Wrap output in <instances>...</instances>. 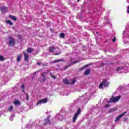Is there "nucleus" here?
<instances>
[{"label": "nucleus", "mask_w": 129, "mask_h": 129, "mask_svg": "<svg viewBox=\"0 0 129 129\" xmlns=\"http://www.w3.org/2000/svg\"><path fill=\"white\" fill-rule=\"evenodd\" d=\"M91 97V94L89 93V92L86 93V94H85L83 96H82L80 98V100L83 101V100H89L90 99V98Z\"/></svg>", "instance_id": "1"}, {"label": "nucleus", "mask_w": 129, "mask_h": 129, "mask_svg": "<svg viewBox=\"0 0 129 129\" xmlns=\"http://www.w3.org/2000/svg\"><path fill=\"white\" fill-rule=\"evenodd\" d=\"M109 83L107 81V80H104L99 85V88H103L104 87H107Z\"/></svg>", "instance_id": "2"}, {"label": "nucleus", "mask_w": 129, "mask_h": 129, "mask_svg": "<svg viewBox=\"0 0 129 129\" xmlns=\"http://www.w3.org/2000/svg\"><path fill=\"white\" fill-rule=\"evenodd\" d=\"M81 113V109L79 108L77 110L76 113L74 115L73 118V122H75V121H76V119H77V117H78V115H79V114H80Z\"/></svg>", "instance_id": "3"}, {"label": "nucleus", "mask_w": 129, "mask_h": 129, "mask_svg": "<svg viewBox=\"0 0 129 129\" xmlns=\"http://www.w3.org/2000/svg\"><path fill=\"white\" fill-rule=\"evenodd\" d=\"M119 99H120V96H118L115 97H112L111 99H110L109 103L111 102H116V101H118Z\"/></svg>", "instance_id": "4"}, {"label": "nucleus", "mask_w": 129, "mask_h": 129, "mask_svg": "<svg viewBox=\"0 0 129 129\" xmlns=\"http://www.w3.org/2000/svg\"><path fill=\"white\" fill-rule=\"evenodd\" d=\"M48 102V98H44L41 100H39L36 104V105H41L43 103H47Z\"/></svg>", "instance_id": "5"}, {"label": "nucleus", "mask_w": 129, "mask_h": 129, "mask_svg": "<svg viewBox=\"0 0 129 129\" xmlns=\"http://www.w3.org/2000/svg\"><path fill=\"white\" fill-rule=\"evenodd\" d=\"M9 43L10 46H14L15 45V43H16V41L14 38L12 37H9Z\"/></svg>", "instance_id": "6"}, {"label": "nucleus", "mask_w": 129, "mask_h": 129, "mask_svg": "<svg viewBox=\"0 0 129 129\" xmlns=\"http://www.w3.org/2000/svg\"><path fill=\"white\" fill-rule=\"evenodd\" d=\"M123 38L125 37H129V28H125V30L122 33Z\"/></svg>", "instance_id": "7"}, {"label": "nucleus", "mask_w": 129, "mask_h": 129, "mask_svg": "<svg viewBox=\"0 0 129 129\" xmlns=\"http://www.w3.org/2000/svg\"><path fill=\"white\" fill-rule=\"evenodd\" d=\"M124 71V68L122 67H120L117 68L116 72H118V73H122Z\"/></svg>", "instance_id": "8"}, {"label": "nucleus", "mask_w": 129, "mask_h": 129, "mask_svg": "<svg viewBox=\"0 0 129 129\" xmlns=\"http://www.w3.org/2000/svg\"><path fill=\"white\" fill-rule=\"evenodd\" d=\"M1 11L3 14H6L8 12V8L6 7H2L1 8Z\"/></svg>", "instance_id": "9"}, {"label": "nucleus", "mask_w": 129, "mask_h": 129, "mask_svg": "<svg viewBox=\"0 0 129 129\" xmlns=\"http://www.w3.org/2000/svg\"><path fill=\"white\" fill-rule=\"evenodd\" d=\"M125 113H126V112H125L120 114L118 117H117L115 119V122H116V121H118V120H119V119H120V118H121V117H122L123 116V115H124V114H125Z\"/></svg>", "instance_id": "10"}, {"label": "nucleus", "mask_w": 129, "mask_h": 129, "mask_svg": "<svg viewBox=\"0 0 129 129\" xmlns=\"http://www.w3.org/2000/svg\"><path fill=\"white\" fill-rule=\"evenodd\" d=\"M24 53V59L26 62H28L29 59V54L28 53H26V52H23Z\"/></svg>", "instance_id": "11"}, {"label": "nucleus", "mask_w": 129, "mask_h": 129, "mask_svg": "<svg viewBox=\"0 0 129 129\" xmlns=\"http://www.w3.org/2000/svg\"><path fill=\"white\" fill-rule=\"evenodd\" d=\"M57 117L60 121H62V119L64 118V116L61 114L57 115Z\"/></svg>", "instance_id": "12"}, {"label": "nucleus", "mask_w": 129, "mask_h": 129, "mask_svg": "<svg viewBox=\"0 0 129 129\" xmlns=\"http://www.w3.org/2000/svg\"><path fill=\"white\" fill-rule=\"evenodd\" d=\"M49 118H50V117L49 116H48L47 117V118H46L44 120L45 124H50V120H49Z\"/></svg>", "instance_id": "13"}, {"label": "nucleus", "mask_w": 129, "mask_h": 129, "mask_svg": "<svg viewBox=\"0 0 129 129\" xmlns=\"http://www.w3.org/2000/svg\"><path fill=\"white\" fill-rule=\"evenodd\" d=\"M56 50V48L54 47L53 46L52 47H50L49 48V52H51V53H53L55 50Z\"/></svg>", "instance_id": "14"}, {"label": "nucleus", "mask_w": 129, "mask_h": 129, "mask_svg": "<svg viewBox=\"0 0 129 129\" xmlns=\"http://www.w3.org/2000/svg\"><path fill=\"white\" fill-rule=\"evenodd\" d=\"M46 74H47V73H43L41 74V77L43 78L42 81H45V80H46V76H45Z\"/></svg>", "instance_id": "15"}, {"label": "nucleus", "mask_w": 129, "mask_h": 129, "mask_svg": "<svg viewBox=\"0 0 129 129\" xmlns=\"http://www.w3.org/2000/svg\"><path fill=\"white\" fill-rule=\"evenodd\" d=\"M14 105H20L21 104V103L20 102V101L19 100H16L14 102Z\"/></svg>", "instance_id": "16"}, {"label": "nucleus", "mask_w": 129, "mask_h": 129, "mask_svg": "<svg viewBox=\"0 0 129 129\" xmlns=\"http://www.w3.org/2000/svg\"><path fill=\"white\" fill-rule=\"evenodd\" d=\"M62 81L64 84H70V82L67 79H63Z\"/></svg>", "instance_id": "17"}, {"label": "nucleus", "mask_w": 129, "mask_h": 129, "mask_svg": "<svg viewBox=\"0 0 129 129\" xmlns=\"http://www.w3.org/2000/svg\"><path fill=\"white\" fill-rule=\"evenodd\" d=\"M14 110V106H10L8 107V110L9 111V112H12L13 110Z\"/></svg>", "instance_id": "18"}, {"label": "nucleus", "mask_w": 129, "mask_h": 129, "mask_svg": "<svg viewBox=\"0 0 129 129\" xmlns=\"http://www.w3.org/2000/svg\"><path fill=\"white\" fill-rule=\"evenodd\" d=\"M5 22L7 24H8L10 26L13 25V23H12V22H11V21H10V20H6Z\"/></svg>", "instance_id": "19"}, {"label": "nucleus", "mask_w": 129, "mask_h": 129, "mask_svg": "<svg viewBox=\"0 0 129 129\" xmlns=\"http://www.w3.org/2000/svg\"><path fill=\"white\" fill-rule=\"evenodd\" d=\"M21 58H22V55L21 54H19V55H18V56H17V62H20V61H21Z\"/></svg>", "instance_id": "20"}, {"label": "nucleus", "mask_w": 129, "mask_h": 129, "mask_svg": "<svg viewBox=\"0 0 129 129\" xmlns=\"http://www.w3.org/2000/svg\"><path fill=\"white\" fill-rule=\"evenodd\" d=\"M27 51L28 53H32V52H33L34 49L28 48Z\"/></svg>", "instance_id": "21"}, {"label": "nucleus", "mask_w": 129, "mask_h": 129, "mask_svg": "<svg viewBox=\"0 0 129 129\" xmlns=\"http://www.w3.org/2000/svg\"><path fill=\"white\" fill-rule=\"evenodd\" d=\"M90 73V70H87L85 71L84 74L85 75H88V74H89Z\"/></svg>", "instance_id": "22"}, {"label": "nucleus", "mask_w": 129, "mask_h": 129, "mask_svg": "<svg viewBox=\"0 0 129 129\" xmlns=\"http://www.w3.org/2000/svg\"><path fill=\"white\" fill-rule=\"evenodd\" d=\"M50 75L51 77L53 78V79H56V78H57L56 77V76L55 75H53V74H52V73H51V72L50 73Z\"/></svg>", "instance_id": "23"}, {"label": "nucleus", "mask_w": 129, "mask_h": 129, "mask_svg": "<svg viewBox=\"0 0 129 129\" xmlns=\"http://www.w3.org/2000/svg\"><path fill=\"white\" fill-rule=\"evenodd\" d=\"M10 18L13 21H17V18H16L14 16H10Z\"/></svg>", "instance_id": "24"}, {"label": "nucleus", "mask_w": 129, "mask_h": 129, "mask_svg": "<svg viewBox=\"0 0 129 129\" xmlns=\"http://www.w3.org/2000/svg\"><path fill=\"white\" fill-rule=\"evenodd\" d=\"M76 82V79H73L72 80V82H70V84H74Z\"/></svg>", "instance_id": "25"}, {"label": "nucleus", "mask_w": 129, "mask_h": 129, "mask_svg": "<svg viewBox=\"0 0 129 129\" xmlns=\"http://www.w3.org/2000/svg\"><path fill=\"white\" fill-rule=\"evenodd\" d=\"M59 37L60 38H64V37H65V34H64V33H60Z\"/></svg>", "instance_id": "26"}, {"label": "nucleus", "mask_w": 129, "mask_h": 129, "mask_svg": "<svg viewBox=\"0 0 129 129\" xmlns=\"http://www.w3.org/2000/svg\"><path fill=\"white\" fill-rule=\"evenodd\" d=\"M60 61H64L63 59H57V60H54L53 63H57V62H60Z\"/></svg>", "instance_id": "27"}, {"label": "nucleus", "mask_w": 129, "mask_h": 129, "mask_svg": "<svg viewBox=\"0 0 129 129\" xmlns=\"http://www.w3.org/2000/svg\"><path fill=\"white\" fill-rule=\"evenodd\" d=\"M14 117H15V115L14 114H12L11 115V117H10V120H13V118H14Z\"/></svg>", "instance_id": "28"}, {"label": "nucleus", "mask_w": 129, "mask_h": 129, "mask_svg": "<svg viewBox=\"0 0 129 129\" xmlns=\"http://www.w3.org/2000/svg\"><path fill=\"white\" fill-rule=\"evenodd\" d=\"M4 60H5V57L2 55H0V61H4Z\"/></svg>", "instance_id": "29"}, {"label": "nucleus", "mask_w": 129, "mask_h": 129, "mask_svg": "<svg viewBox=\"0 0 129 129\" xmlns=\"http://www.w3.org/2000/svg\"><path fill=\"white\" fill-rule=\"evenodd\" d=\"M21 87L22 88V92H24V91H25V85H22Z\"/></svg>", "instance_id": "30"}, {"label": "nucleus", "mask_w": 129, "mask_h": 129, "mask_svg": "<svg viewBox=\"0 0 129 129\" xmlns=\"http://www.w3.org/2000/svg\"><path fill=\"white\" fill-rule=\"evenodd\" d=\"M79 61L76 60L72 62V64H76V63H79Z\"/></svg>", "instance_id": "31"}, {"label": "nucleus", "mask_w": 129, "mask_h": 129, "mask_svg": "<svg viewBox=\"0 0 129 129\" xmlns=\"http://www.w3.org/2000/svg\"><path fill=\"white\" fill-rule=\"evenodd\" d=\"M126 13L127 14H129V7H127V10H126Z\"/></svg>", "instance_id": "32"}, {"label": "nucleus", "mask_w": 129, "mask_h": 129, "mask_svg": "<svg viewBox=\"0 0 129 129\" xmlns=\"http://www.w3.org/2000/svg\"><path fill=\"white\" fill-rule=\"evenodd\" d=\"M26 97L27 100H29V96L28 95V94H26Z\"/></svg>", "instance_id": "33"}, {"label": "nucleus", "mask_w": 129, "mask_h": 129, "mask_svg": "<svg viewBox=\"0 0 129 129\" xmlns=\"http://www.w3.org/2000/svg\"><path fill=\"white\" fill-rule=\"evenodd\" d=\"M70 65H71V64H69L66 68H65L64 70H66V69H67V68H68V67H69V66H70Z\"/></svg>", "instance_id": "34"}, {"label": "nucleus", "mask_w": 129, "mask_h": 129, "mask_svg": "<svg viewBox=\"0 0 129 129\" xmlns=\"http://www.w3.org/2000/svg\"><path fill=\"white\" fill-rule=\"evenodd\" d=\"M61 53V51L59 52V53H56L54 54V55H60V53Z\"/></svg>", "instance_id": "35"}, {"label": "nucleus", "mask_w": 129, "mask_h": 129, "mask_svg": "<svg viewBox=\"0 0 129 129\" xmlns=\"http://www.w3.org/2000/svg\"><path fill=\"white\" fill-rule=\"evenodd\" d=\"M105 107H109V104L106 105Z\"/></svg>", "instance_id": "36"}, {"label": "nucleus", "mask_w": 129, "mask_h": 129, "mask_svg": "<svg viewBox=\"0 0 129 129\" xmlns=\"http://www.w3.org/2000/svg\"><path fill=\"white\" fill-rule=\"evenodd\" d=\"M112 41L113 42H115V37H114V38L113 39Z\"/></svg>", "instance_id": "37"}, {"label": "nucleus", "mask_w": 129, "mask_h": 129, "mask_svg": "<svg viewBox=\"0 0 129 129\" xmlns=\"http://www.w3.org/2000/svg\"><path fill=\"white\" fill-rule=\"evenodd\" d=\"M41 63L40 62H37V65H39V66H40V65H41Z\"/></svg>", "instance_id": "38"}, {"label": "nucleus", "mask_w": 129, "mask_h": 129, "mask_svg": "<svg viewBox=\"0 0 129 129\" xmlns=\"http://www.w3.org/2000/svg\"><path fill=\"white\" fill-rule=\"evenodd\" d=\"M79 1H80V0H77V2H79Z\"/></svg>", "instance_id": "39"}]
</instances>
